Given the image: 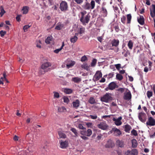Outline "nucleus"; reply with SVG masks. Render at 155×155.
<instances>
[{
    "mask_svg": "<svg viewBox=\"0 0 155 155\" xmlns=\"http://www.w3.org/2000/svg\"><path fill=\"white\" fill-rule=\"evenodd\" d=\"M138 118L142 122L144 123L147 120V116L144 113H140L139 114Z\"/></svg>",
    "mask_w": 155,
    "mask_h": 155,
    "instance_id": "obj_5",
    "label": "nucleus"
},
{
    "mask_svg": "<svg viewBox=\"0 0 155 155\" xmlns=\"http://www.w3.org/2000/svg\"><path fill=\"white\" fill-rule=\"evenodd\" d=\"M31 26V25L29 26L28 25H26L24 26L23 28L24 31H27L28 29Z\"/></svg>",
    "mask_w": 155,
    "mask_h": 155,
    "instance_id": "obj_51",
    "label": "nucleus"
},
{
    "mask_svg": "<svg viewBox=\"0 0 155 155\" xmlns=\"http://www.w3.org/2000/svg\"><path fill=\"white\" fill-rule=\"evenodd\" d=\"M114 120L115 121V124L117 126L120 125L122 124L121 121L118 120L114 119Z\"/></svg>",
    "mask_w": 155,
    "mask_h": 155,
    "instance_id": "obj_40",
    "label": "nucleus"
},
{
    "mask_svg": "<svg viewBox=\"0 0 155 155\" xmlns=\"http://www.w3.org/2000/svg\"><path fill=\"white\" fill-rule=\"evenodd\" d=\"M87 117H90L91 119H96L97 117V115H90Z\"/></svg>",
    "mask_w": 155,
    "mask_h": 155,
    "instance_id": "obj_52",
    "label": "nucleus"
},
{
    "mask_svg": "<svg viewBox=\"0 0 155 155\" xmlns=\"http://www.w3.org/2000/svg\"><path fill=\"white\" fill-rule=\"evenodd\" d=\"M110 94L109 93H107L101 98V100L106 103H108L113 99V98L110 95Z\"/></svg>",
    "mask_w": 155,
    "mask_h": 155,
    "instance_id": "obj_2",
    "label": "nucleus"
},
{
    "mask_svg": "<svg viewBox=\"0 0 155 155\" xmlns=\"http://www.w3.org/2000/svg\"><path fill=\"white\" fill-rule=\"evenodd\" d=\"M90 6L91 7V9H92L94 8L95 6V3L94 1L92 0L91 1Z\"/></svg>",
    "mask_w": 155,
    "mask_h": 155,
    "instance_id": "obj_43",
    "label": "nucleus"
},
{
    "mask_svg": "<svg viewBox=\"0 0 155 155\" xmlns=\"http://www.w3.org/2000/svg\"><path fill=\"white\" fill-rule=\"evenodd\" d=\"M71 130L73 132L74 134H75V136L74 137H78V134L77 132V131L76 129L74 128H72L71 129Z\"/></svg>",
    "mask_w": 155,
    "mask_h": 155,
    "instance_id": "obj_39",
    "label": "nucleus"
},
{
    "mask_svg": "<svg viewBox=\"0 0 155 155\" xmlns=\"http://www.w3.org/2000/svg\"><path fill=\"white\" fill-rule=\"evenodd\" d=\"M114 28L116 32H118L119 31V28L118 25L114 26Z\"/></svg>",
    "mask_w": 155,
    "mask_h": 155,
    "instance_id": "obj_59",
    "label": "nucleus"
},
{
    "mask_svg": "<svg viewBox=\"0 0 155 155\" xmlns=\"http://www.w3.org/2000/svg\"><path fill=\"white\" fill-rule=\"evenodd\" d=\"M81 68L87 71H90L89 68L90 66L88 65L86 63H84L81 66Z\"/></svg>",
    "mask_w": 155,
    "mask_h": 155,
    "instance_id": "obj_22",
    "label": "nucleus"
},
{
    "mask_svg": "<svg viewBox=\"0 0 155 155\" xmlns=\"http://www.w3.org/2000/svg\"><path fill=\"white\" fill-rule=\"evenodd\" d=\"M124 131L127 133H129L130 130L131 129L132 127L131 126L128 125L127 124L124 126Z\"/></svg>",
    "mask_w": 155,
    "mask_h": 155,
    "instance_id": "obj_20",
    "label": "nucleus"
},
{
    "mask_svg": "<svg viewBox=\"0 0 155 155\" xmlns=\"http://www.w3.org/2000/svg\"><path fill=\"white\" fill-rule=\"evenodd\" d=\"M130 52L129 51L127 50L126 51L125 53L124 54V56L125 57H127L128 55H130Z\"/></svg>",
    "mask_w": 155,
    "mask_h": 155,
    "instance_id": "obj_58",
    "label": "nucleus"
},
{
    "mask_svg": "<svg viewBox=\"0 0 155 155\" xmlns=\"http://www.w3.org/2000/svg\"><path fill=\"white\" fill-rule=\"evenodd\" d=\"M133 45V42L131 40H130L129 41L127 46L130 50L132 49Z\"/></svg>",
    "mask_w": 155,
    "mask_h": 155,
    "instance_id": "obj_29",
    "label": "nucleus"
},
{
    "mask_svg": "<svg viewBox=\"0 0 155 155\" xmlns=\"http://www.w3.org/2000/svg\"><path fill=\"white\" fill-rule=\"evenodd\" d=\"M81 18H83L84 17V15L87 14V12L85 11H84L83 12H81Z\"/></svg>",
    "mask_w": 155,
    "mask_h": 155,
    "instance_id": "obj_56",
    "label": "nucleus"
},
{
    "mask_svg": "<svg viewBox=\"0 0 155 155\" xmlns=\"http://www.w3.org/2000/svg\"><path fill=\"white\" fill-rule=\"evenodd\" d=\"M116 78L119 81H121L123 79V77L121 74H117L116 75Z\"/></svg>",
    "mask_w": 155,
    "mask_h": 155,
    "instance_id": "obj_42",
    "label": "nucleus"
},
{
    "mask_svg": "<svg viewBox=\"0 0 155 155\" xmlns=\"http://www.w3.org/2000/svg\"><path fill=\"white\" fill-rule=\"evenodd\" d=\"M88 102L91 104H94L96 103V101L94 98L92 97H91L88 100Z\"/></svg>",
    "mask_w": 155,
    "mask_h": 155,
    "instance_id": "obj_36",
    "label": "nucleus"
},
{
    "mask_svg": "<svg viewBox=\"0 0 155 155\" xmlns=\"http://www.w3.org/2000/svg\"><path fill=\"white\" fill-rule=\"evenodd\" d=\"M60 8L62 11H65L68 10V5L65 1H62L60 4Z\"/></svg>",
    "mask_w": 155,
    "mask_h": 155,
    "instance_id": "obj_3",
    "label": "nucleus"
},
{
    "mask_svg": "<svg viewBox=\"0 0 155 155\" xmlns=\"http://www.w3.org/2000/svg\"><path fill=\"white\" fill-rule=\"evenodd\" d=\"M53 93H54V98H59V97H60V95H59V93H58L57 92L54 91V92H53Z\"/></svg>",
    "mask_w": 155,
    "mask_h": 155,
    "instance_id": "obj_47",
    "label": "nucleus"
},
{
    "mask_svg": "<svg viewBox=\"0 0 155 155\" xmlns=\"http://www.w3.org/2000/svg\"><path fill=\"white\" fill-rule=\"evenodd\" d=\"M101 12L103 16L106 17L107 16V12L106 8L103 6H102Z\"/></svg>",
    "mask_w": 155,
    "mask_h": 155,
    "instance_id": "obj_21",
    "label": "nucleus"
},
{
    "mask_svg": "<svg viewBox=\"0 0 155 155\" xmlns=\"http://www.w3.org/2000/svg\"><path fill=\"white\" fill-rule=\"evenodd\" d=\"M132 146L133 148H136L137 145V141L135 139H133L132 140Z\"/></svg>",
    "mask_w": 155,
    "mask_h": 155,
    "instance_id": "obj_30",
    "label": "nucleus"
},
{
    "mask_svg": "<svg viewBox=\"0 0 155 155\" xmlns=\"http://www.w3.org/2000/svg\"><path fill=\"white\" fill-rule=\"evenodd\" d=\"M115 66L117 69L119 70L121 67V64H116L115 65Z\"/></svg>",
    "mask_w": 155,
    "mask_h": 155,
    "instance_id": "obj_60",
    "label": "nucleus"
},
{
    "mask_svg": "<svg viewBox=\"0 0 155 155\" xmlns=\"http://www.w3.org/2000/svg\"><path fill=\"white\" fill-rule=\"evenodd\" d=\"M58 111L60 112H64L66 111V108L64 107H60L58 109Z\"/></svg>",
    "mask_w": 155,
    "mask_h": 155,
    "instance_id": "obj_38",
    "label": "nucleus"
},
{
    "mask_svg": "<svg viewBox=\"0 0 155 155\" xmlns=\"http://www.w3.org/2000/svg\"><path fill=\"white\" fill-rule=\"evenodd\" d=\"M77 4H81L82 3L84 0H74Z\"/></svg>",
    "mask_w": 155,
    "mask_h": 155,
    "instance_id": "obj_54",
    "label": "nucleus"
},
{
    "mask_svg": "<svg viewBox=\"0 0 155 155\" xmlns=\"http://www.w3.org/2000/svg\"><path fill=\"white\" fill-rule=\"evenodd\" d=\"M112 132H114L115 135L116 136H120L122 134L121 131L120 130L115 128H112L110 132L111 133H112Z\"/></svg>",
    "mask_w": 155,
    "mask_h": 155,
    "instance_id": "obj_10",
    "label": "nucleus"
},
{
    "mask_svg": "<svg viewBox=\"0 0 155 155\" xmlns=\"http://www.w3.org/2000/svg\"><path fill=\"white\" fill-rule=\"evenodd\" d=\"M73 107L77 109L80 105V101L79 100L77 99L72 102Z\"/></svg>",
    "mask_w": 155,
    "mask_h": 155,
    "instance_id": "obj_16",
    "label": "nucleus"
},
{
    "mask_svg": "<svg viewBox=\"0 0 155 155\" xmlns=\"http://www.w3.org/2000/svg\"><path fill=\"white\" fill-rule=\"evenodd\" d=\"M132 153V155H137L138 151L136 149H132L131 151Z\"/></svg>",
    "mask_w": 155,
    "mask_h": 155,
    "instance_id": "obj_41",
    "label": "nucleus"
},
{
    "mask_svg": "<svg viewBox=\"0 0 155 155\" xmlns=\"http://www.w3.org/2000/svg\"><path fill=\"white\" fill-rule=\"evenodd\" d=\"M114 145V144L112 143L111 140L108 141L105 145V147L107 148L112 147Z\"/></svg>",
    "mask_w": 155,
    "mask_h": 155,
    "instance_id": "obj_28",
    "label": "nucleus"
},
{
    "mask_svg": "<svg viewBox=\"0 0 155 155\" xmlns=\"http://www.w3.org/2000/svg\"><path fill=\"white\" fill-rule=\"evenodd\" d=\"M151 7L152 8H150V15L152 18H154L155 17V5H152Z\"/></svg>",
    "mask_w": 155,
    "mask_h": 155,
    "instance_id": "obj_14",
    "label": "nucleus"
},
{
    "mask_svg": "<svg viewBox=\"0 0 155 155\" xmlns=\"http://www.w3.org/2000/svg\"><path fill=\"white\" fill-rule=\"evenodd\" d=\"M78 38L76 36H74L71 37L70 39V41L72 43H74L77 40Z\"/></svg>",
    "mask_w": 155,
    "mask_h": 155,
    "instance_id": "obj_35",
    "label": "nucleus"
},
{
    "mask_svg": "<svg viewBox=\"0 0 155 155\" xmlns=\"http://www.w3.org/2000/svg\"><path fill=\"white\" fill-rule=\"evenodd\" d=\"M90 16L87 14L85 17L83 18H80V21L83 25H86V24L88 23L90 21Z\"/></svg>",
    "mask_w": 155,
    "mask_h": 155,
    "instance_id": "obj_4",
    "label": "nucleus"
},
{
    "mask_svg": "<svg viewBox=\"0 0 155 155\" xmlns=\"http://www.w3.org/2000/svg\"><path fill=\"white\" fill-rule=\"evenodd\" d=\"M80 132L82 135L88 137L90 136L92 134V130L90 129H88L87 131L86 130H81Z\"/></svg>",
    "mask_w": 155,
    "mask_h": 155,
    "instance_id": "obj_8",
    "label": "nucleus"
},
{
    "mask_svg": "<svg viewBox=\"0 0 155 155\" xmlns=\"http://www.w3.org/2000/svg\"><path fill=\"white\" fill-rule=\"evenodd\" d=\"M124 99L126 100H129L131 98V94L129 91L126 93H124Z\"/></svg>",
    "mask_w": 155,
    "mask_h": 155,
    "instance_id": "obj_11",
    "label": "nucleus"
},
{
    "mask_svg": "<svg viewBox=\"0 0 155 155\" xmlns=\"http://www.w3.org/2000/svg\"><path fill=\"white\" fill-rule=\"evenodd\" d=\"M0 9L1 10L0 15H1V17H2L6 12L4 10L3 7L2 6H0Z\"/></svg>",
    "mask_w": 155,
    "mask_h": 155,
    "instance_id": "obj_37",
    "label": "nucleus"
},
{
    "mask_svg": "<svg viewBox=\"0 0 155 155\" xmlns=\"http://www.w3.org/2000/svg\"><path fill=\"white\" fill-rule=\"evenodd\" d=\"M41 114L42 116L45 117L46 116V113L45 111H43L41 113Z\"/></svg>",
    "mask_w": 155,
    "mask_h": 155,
    "instance_id": "obj_64",
    "label": "nucleus"
},
{
    "mask_svg": "<svg viewBox=\"0 0 155 155\" xmlns=\"http://www.w3.org/2000/svg\"><path fill=\"white\" fill-rule=\"evenodd\" d=\"M97 60L96 59H94L92 60L91 63V66L92 67H94L96 64Z\"/></svg>",
    "mask_w": 155,
    "mask_h": 155,
    "instance_id": "obj_44",
    "label": "nucleus"
},
{
    "mask_svg": "<svg viewBox=\"0 0 155 155\" xmlns=\"http://www.w3.org/2000/svg\"><path fill=\"white\" fill-rule=\"evenodd\" d=\"M64 45V42H62V45L61 47L59 49H56L54 51V52L56 53H58L59 52L61 51L63 48V47Z\"/></svg>",
    "mask_w": 155,
    "mask_h": 155,
    "instance_id": "obj_31",
    "label": "nucleus"
},
{
    "mask_svg": "<svg viewBox=\"0 0 155 155\" xmlns=\"http://www.w3.org/2000/svg\"><path fill=\"white\" fill-rule=\"evenodd\" d=\"M29 8V7L28 6H23L21 10L23 11L22 13L24 14H26L28 13Z\"/></svg>",
    "mask_w": 155,
    "mask_h": 155,
    "instance_id": "obj_23",
    "label": "nucleus"
},
{
    "mask_svg": "<svg viewBox=\"0 0 155 155\" xmlns=\"http://www.w3.org/2000/svg\"><path fill=\"white\" fill-rule=\"evenodd\" d=\"M51 66V64L49 62H46L43 64L39 70V74H43L45 72H48L50 69L49 67Z\"/></svg>",
    "mask_w": 155,
    "mask_h": 155,
    "instance_id": "obj_1",
    "label": "nucleus"
},
{
    "mask_svg": "<svg viewBox=\"0 0 155 155\" xmlns=\"http://www.w3.org/2000/svg\"><path fill=\"white\" fill-rule=\"evenodd\" d=\"M125 155H132V153L130 151L127 150L125 153Z\"/></svg>",
    "mask_w": 155,
    "mask_h": 155,
    "instance_id": "obj_57",
    "label": "nucleus"
},
{
    "mask_svg": "<svg viewBox=\"0 0 155 155\" xmlns=\"http://www.w3.org/2000/svg\"><path fill=\"white\" fill-rule=\"evenodd\" d=\"M118 87V86L114 82H112L110 83L108 85V87L106 88L105 90L108 91V90H113L115 88Z\"/></svg>",
    "mask_w": 155,
    "mask_h": 155,
    "instance_id": "obj_6",
    "label": "nucleus"
},
{
    "mask_svg": "<svg viewBox=\"0 0 155 155\" xmlns=\"http://www.w3.org/2000/svg\"><path fill=\"white\" fill-rule=\"evenodd\" d=\"M58 134L60 138H65L66 137V134L63 131H59Z\"/></svg>",
    "mask_w": 155,
    "mask_h": 155,
    "instance_id": "obj_25",
    "label": "nucleus"
},
{
    "mask_svg": "<svg viewBox=\"0 0 155 155\" xmlns=\"http://www.w3.org/2000/svg\"><path fill=\"white\" fill-rule=\"evenodd\" d=\"M138 22L141 25H143L144 24V19L143 16L140 15V18H137Z\"/></svg>",
    "mask_w": 155,
    "mask_h": 155,
    "instance_id": "obj_18",
    "label": "nucleus"
},
{
    "mask_svg": "<svg viewBox=\"0 0 155 155\" xmlns=\"http://www.w3.org/2000/svg\"><path fill=\"white\" fill-rule=\"evenodd\" d=\"M87 57L86 56V55H84L81 58V62H83L85 61H87Z\"/></svg>",
    "mask_w": 155,
    "mask_h": 155,
    "instance_id": "obj_46",
    "label": "nucleus"
},
{
    "mask_svg": "<svg viewBox=\"0 0 155 155\" xmlns=\"http://www.w3.org/2000/svg\"><path fill=\"white\" fill-rule=\"evenodd\" d=\"M81 80V79L78 77L72 78L71 81L76 83H79Z\"/></svg>",
    "mask_w": 155,
    "mask_h": 155,
    "instance_id": "obj_24",
    "label": "nucleus"
},
{
    "mask_svg": "<svg viewBox=\"0 0 155 155\" xmlns=\"http://www.w3.org/2000/svg\"><path fill=\"white\" fill-rule=\"evenodd\" d=\"M131 134L135 136H137L138 135L137 131L134 129H133L131 131Z\"/></svg>",
    "mask_w": 155,
    "mask_h": 155,
    "instance_id": "obj_50",
    "label": "nucleus"
},
{
    "mask_svg": "<svg viewBox=\"0 0 155 155\" xmlns=\"http://www.w3.org/2000/svg\"><path fill=\"white\" fill-rule=\"evenodd\" d=\"M3 76L4 77V80H5L7 83H8L9 82L8 81V80H7V79L6 78V73L5 72H4L3 73Z\"/></svg>",
    "mask_w": 155,
    "mask_h": 155,
    "instance_id": "obj_62",
    "label": "nucleus"
},
{
    "mask_svg": "<svg viewBox=\"0 0 155 155\" xmlns=\"http://www.w3.org/2000/svg\"><path fill=\"white\" fill-rule=\"evenodd\" d=\"M68 145V142L67 140L60 142V147L62 149L66 148Z\"/></svg>",
    "mask_w": 155,
    "mask_h": 155,
    "instance_id": "obj_15",
    "label": "nucleus"
},
{
    "mask_svg": "<svg viewBox=\"0 0 155 155\" xmlns=\"http://www.w3.org/2000/svg\"><path fill=\"white\" fill-rule=\"evenodd\" d=\"M116 145L120 147H123L125 145L124 142L122 140H117L116 142Z\"/></svg>",
    "mask_w": 155,
    "mask_h": 155,
    "instance_id": "obj_17",
    "label": "nucleus"
},
{
    "mask_svg": "<svg viewBox=\"0 0 155 155\" xmlns=\"http://www.w3.org/2000/svg\"><path fill=\"white\" fill-rule=\"evenodd\" d=\"M63 91L65 94H69L71 93L73 91L71 89L67 88H63Z\"/></svg>",
    "mask_w": 155,
    "mask_h": 155,
    "instance_id": "obj_26",
    "label": "nucleus"
},
{
    "mask_svg": "<svg viewBox=\"0 0 155 155\" xmlns=\"http://www.w3.org/2000/svg\"><path fill=\"white\" fill-rule=\"evenodd\" d=\"M75 62L71 61L70 63H68L66 64L67 67L69 68L73 66L75 64Z\"/></svg>",
    "mask_w": 155,
    "mask_h": 155,
    "instance_id": "obj_33",
    "label": "nucleus"
},
{
    "mask_svg": "<svg viewBox=\"0 0 155 155\" xmlns=\"http://www.w3.org/2000/svg\"><path fill=\"white\" fill-rule=\"evenodd\" d=\"M80 137L81 138L83 139L84 140H87L89 139L88 137H87L85 136H80Z\"/></svg>",
    "mask_w": 155,
    "mask_h": 155,
    "instance_id": "obj_61",
    "label": "nucleus"
},
{
    "mask_svg": "<svg viewBox=\"0 0 155 155\" xmlns=\"http://www.w3.org/2000/svg\"><path fill=\"white\" fill-rule=\"evenodd\" d=\"M119 41L118 39H113L111 42V44L112 46L117 47L119 45Z\"/></svg>",
    "mask_w": 155,
    "mask_h": 155,
    "instance_id": "obj_19",
    "label": "nucleus"
},
{
    "mask_svg": "<svg viewBox=\"0 0 155 155\" xmlns=\"http://www.w3.org/2000/svg\"><path fill=\"white\" fill-rule=\"evenodd\" d=\"M13 139L15 141H18V137L16 135H15Z\"/></svg>",
    "mask_w": 155,
    "mask_h": 155,
    "instance_id": "obj_63",
    "label": "nucleus"
},
{
    "mask_svg": "<svg viewBox=\"0 0 155 155\" xmlns=\"http://www.w3.org/2000/svg\"><path fill=\"white\" fill-rule=\"evenodd\" d=\"M97 126L99 128L103 130L107 129L108 127V126L106 123L104 122H101Z\"/></svg>",
    "mask_w": 155,
    "mask_h": 155,
    "instance_id": "obj_12",
    "label": "nucleus"
},
{
    "mask_svg": "<svg viewBox=\"0 0 155 155\" xmlns=\"http://www.w3.org/2000/svg\"><path fill=\"white\" fill-rule=\"evenodd\" d=\"M78 127L80 129L85 130L86 128L83 127V125L82 124H79L78 125Z\"/></svg>",
    "mask_w": 155,
    "mask_h": 155,
    "instance_id": "obj_55",
    "label": "nucleus"
},
{
    "mask_svg": "<svg viewBox=\"0 0 155 155\" xmlns=\"http://www.w3.org/2000/svg\"><path fill=\"white\" fill-rule=\"evenodd\" d=\"M53 37L51 36L48 37L45 39V42L47 44H49L50 43L51 41L53 39Z\"/></svg>",
    "mask_w": 155,
    "mask_h": 155,
    "instance_id": "obj_27",
    "label": "nucleus"
},
{
    "mask_svg": "<svg viewBox=\"0 0 155 155\" xmlns=\"http://www.w3.org/2000/svg\"><path fill=\"white\" fill-rule=\"evenodd\" d=\"M147 94V97L149 98H150L153 95V92L151 91H148Z\"/></svg>",
    "mask_w": 155,
    "mask_h": 155,
    "instance_id": "obj_45",
    "label": "nucleus"
},
{
    "mask_svg": "<svg viewBox=\"0 0 155 155\" xmlns=\"http://www.w3.org/2000/svg\"><path fill=\"white\" fill-rule=\"evenodd\" d=\"M6 31H3L2 30L0 31V36L1 37H2L4 36L6 34Z\"/></svg>",
    "mask_w": 155,
    "mask_h": 155,
    "instance_id": "obj_53",
    "label": "nucleus"
},
{
    "mask_svg": "<svg viewBox=\"0 0 155 155\" xmlns=\"http://www.w3.org/2000/svg\"><path fill=\"white\" fill-rule=\"evenodd\" d=\"M82 8L85 10H89L91 9L90 4L88 2L87 0H86L85 2L81 5Z\"/></svg>",
    "mask_w": 155,
    "mask_h": 155,
    "instance_id": "obj_9",
    "label": "nucleus"
},
{
    "mask_svg": "<svg viewBox=\"0 0 155 155\" xmlns=\"http://www.w3.org/2000/svg\"><path fill=\"white\" fill-rule=\"evenodd\" d=\"M146 124L150 126H154L155 125V119L151 117H150L148 119L146 122Z\"/></svg>",
    "mask_w": 155,
    "mask_h": 155,
    "instance_id": "obj_7",
    "label": "nucleus"
},
{
    "mask_svg": "<svg viewBox=\"0 0 155 155\" xmlns=\"http://www.w3.org/2000/svg\"><path fill=\"white\" fill-rule=\"evenodd\" d=\"M121 21L124 24H125L126 22V17L125 16L123 15L121 18Z\"/></svg>",
    "mask_w": 155,
    "mask_h": 155,
    "instance_id": "obj_49",
    "label": "nucleus"
},
{
    "mask_svg": "<svg viewBox=\"0 0 155 155\" xmlns=\"http://www.w3.org/2000/svg\"><path fill=\"white\" fill-rule=\"evenodd\" d=\"M127 23L130 24V23L131 19V15L130 14H129L127 15Z\"/></svg>",
    "mask_w": 155,
    "mask_h": 155,
    "instance_id": "obj_34",
    "label": "nucleus"
},
{
    "mask_svg": "<svg viewBox=\"0 0 155 155\" xmlns=\"http://www.w3.org/2000/svg\"><path fill=\"white\" fill-rule=\"evenodd\" d=\"M102 76V73L98 71H97L94 77V79L96 81L98 80Z\"/></svg>",
    "mask_w": 155,
    "mask_h": 155,
    "instance_id": "obj_13",
    "label": "nucleus"
},
{
    "mask_svg": "<svg viewBox=\"0 0 155 155\" xmlns=\"http://www.w3.org/2000/svg\"><path fill=\"white\" fill-rule=\"evenodd\" d=\"M85 28L84 27H81L80 28L79 30L78 31L79 32V34L81 36L82 35V34H84L85 32Z\"/></svg>",
    "mask_w": 155,
    "mask_h": 155,
    "instance_id": "obj_32",
    "label": "nucleus"
},
{
    "mask_svg": "<svg viewBox=\"0 0 155 155\" xmlns=\"http://www.w3.org/2000/svg\"><path fill=\"white\" fill-rule=\"evenodd\" d=\"M116 91H118L122 93H123L125 91V88H119L118 89L116 90Z\"/></svg>",
    "mask_w": 155,
    "mask_h": 155,
    "instance_id": "obj_48",
    "label": "nucleus"
}]
</instances>
